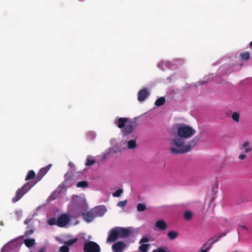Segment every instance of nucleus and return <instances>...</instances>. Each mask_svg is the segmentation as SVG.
Returning a JSON list of instances; mask_svg holds the SVG:
<instances>
[{"label": "nucleus", "instance_id": "34", "mask_svg": "<svg viewBox=\"0 0 252 252\" xmlns=\"http://www.w3.org/2000/svg\"><path fill=\"white\" fill-rule=\"evenodd\" d=\"M69 249L67 246H63L60 248L61 252H69Z\"/></svg>", "mask_w": 252, "mask_h": 252}, {"label": "nucleus", "instance_id": "42", "mask_svg": "<svg viewBox=\"0 0 252 252\" xmlns=\"http://www.w3.org/2000/svg\"><path fill=\"white\" fill-rule=\"evenodd\" d=\"M49 199L50 200H53L55 199V197L54 196L53 194H51V195L49 196Z\"/></svg>", "mask_w": 252, "mask_h": 252}, {"label": "nucleus", "instance_id": "3", "mask_svg": "<svg viewBox=\"0 0 252 252\" xmlns=\"http://www.w3.org/2000/svg\"><path fill=\"white\" fill-rule=\"evenodd\" d=\"M177 134L179 138H189L194 135L196 132L191 126L185 124H178Z\"/></svg>", "mask_w": 252, "mask_h": 252}, {"label": "nucleus", "instance_id": "25", "mask_svg": "<svg viewBox=\"0 0 252 252\" xmlns=\"http://www.w3.org/2000/svg\"><path fill=\"white\" fill-rule=\"evenodd\" d=\"M88 186V183L86 181L79 182L77 183V188H87Z\"/></svg>", "mask_w": 252, "mask_h": 252}, {"label": "nucleus", "instance_id": "27", "mask_svg": "<svg viewBox=\"0 0 252 252\" xmlns=\"http://www.w3.org/2000/svg\"><path fill=\"white\" fill-rule=\"evenodd\" d=\"M136 146V142L134 140H131L128 142V148L129 149H134Z\"/></svg>", "mask_w": 252, "mask_h": 252}, {"label": "nucleus", "instance_id": "47", "mask_svg": "<svg viewBox=\"0 0 252 252\" xmlns=\"http://www.w3.org/2000/svg\"><path fill=\"white\" fill-rule=\"evenodd\" d=\"M176 237H170V239L171 240H173Z\"/></svg>", "mask_w": 252, "mask_h": 252}, {"label": "nucleus", "instance_id": "49", "mask_svg": "<svg viewBox=\"0 0 252 252\" xmlns=\"http://www.w3.org/2000/svg\"><path fill=\"white\" fill-rule=\"evenodd\" d=\"M203 84H204V83H202V82H200V85H202Z\"/></svg>", "mask_w": 252, "mask_h": 252}, {"label": "nucleus", "instance_id": "9", "mask_svg": "<svg viewBox=\"0 0 252 252\" xmlns=\"http://www.w3.org/2000/svg\"><path fill=\"white\" fill-rule=\"evenodd\" d=\"M92 210L96 218L102 217L107 211L106 208L104 205L96 206L92 209Z\"/></svg>", "mask_w": 252, "mask_h": 252}, {"label": "nucleus", "instance_id": "18", "mask_svg": "<svg viewBox=\"0 0 252 252\" xmlns=\"http://www.w3.org/2000/svg\"><path fill=\"white\" fill-rule=\"evenodd\" d=\"M35 177V173L33 170H30L27 173L26 177L25 180L29 181L30 180L33 179Z\"/></svg>", "mask_w": 252, "mask_h": 252}, {"label": "nucleus", "instance_id": "6", "mask_svg": "<svg viewBox=\"0 0 252 252\" xmlns=\"http://www.w3.org/2000/svg\"><path fill=\"white\" fill-rule=\"evenodd\" d=\"M72 202V204L79 213L85 212L88 209L87 202L83 197L77 195H74Z\"/></svg>", "mask_w": 252, "mask_h": 252}, {"label": "nucleus", "instance_id": "15", "mask_svg": "<svg viewBox=\"0 0 252 252\" xmlns=\"http://www.w3.org/2000/svg\"><path fill=\"white\" fill-rule=\"evenodd\" d=\"M250 145V142L249 141H245L243 144L242 145L241 149L244 150V154H247L252 151V148L249 146Z\"/></svg>", "mask_w": 252, "mask_h": 252}, {"label": "nucleus", "instance_id": "14", "mask_svg": "<svg viewBox=\"0 0 252 252\" xmlns=\"http://www.w3.org/2000/svg\"><path fill=\"white\" fill-rule=\"evenodd\" d=\"M150 93L148 90L144 88L141 90L139 93L138 95V100L139 101H143L149 95Z\"/></svg>", "mask_w": 252, "mask_h": 252}, {"label": "nucleus", "instance_id": "7", "mask_svg": "<svg viewBox=\"0 0 252 252\" xmlns=\"http://www.w3.org/2000/svg\"><path fill=\"white\" fill-rule=\"evenodd\" d=\"M84 252H100L99 246L94 241H86L84 243Z\"/></svg>", "mask_w": 252, "mask_h": 252}, {"label": "nucleus", "instance_id": "40", "mask_svg": "<svg viewBox=\"0 0 252 252\" xmlns=\"http://www.w3.org/2000/svg\"><path fill=\"white\" fill-rule=\"evenodd\" d=\"M246 156H245V154H241L239 156V158L241 160H243L244 159L246 158Z\"/></svg>", "mask_w": 252, "mask_h": 252}, {"label": "nucleus", "instance_id": "46", "mask_svg": "<svg viewBox=\"0 0 252 252\" xmlns=\"http://www.w3.org/2000/svg\"><path fill=\"white\" fill-rule=\"evenodd\" d=\"M69 164V165L70 166H71L73 165V163H72V162H69V164Z\"/></svg>", "mask_w": 252, "mask_h": 252}, {"label": "nucleus", "instance_id": "24", "mask_svg": "<svg viewBox=\"0 0 252 252\" xmlns=\"http://www.w3.org/2000/svg\"><path fill=\"white\" fill-rule=\"evenodd\" d=\"M240 57L242 60L247 61L250 59V54L248 52H243L240 54Z\"/></svg>", "mask_w": 252, "mask_h": 252}, {"label": "nucleus", "instance_id": "1", "mask_svg": "<svg viewBox=\"0 0 252 252\" xmlns=\"http://www.w3.org/2000/svg\"><path fill=\"white\" fill-rule=\"evenodd\" d=\"M198 141V138L195 137L190 141V144H185V141L182 138L179 137L173 138L170 141L171 146L170 151L171 154L175 155L187 153L192 149L191 144L195 146Z\"/></svg>", "mask_w": 252, "mask_h": 252}, {"label": "nucleus", "instance_id": "39", "mask_svg": "<svg viewBox=\"0 0 252 252\" xmlns=\"http://www.w3.org/2000/svg\"><path fill=\"white\" fill-rule=\"evenodd\" d=\"M32 218H27L26 219L25 221H24V223L25 224H29V223L31 222V221L32 220Z\"/></svg>", "mask_w": 252, "mask_h": 252}, {"label": "nucleus", "instance_id": "8", "mask_svg": "<svg viewBox=\"0 0 252 252\" xmlns=\"http://www.w3.org/2000/svg\"><path fill=\"white\" fill-rule=\"evenodd\" d=\"M136 126L137 123L135 121L130 122L122 129L123 135L126 136L131 133Z\"/></svg>", "mask_w": 252, "mask_h": 252}, {"label": "nucleus", "instance_id": "2", "mask_svg": "<svg viewBox=\"0 0 252 252\" xmlns=\"http://www.w3.org/2000/svg\"><path fill=\"white\" fill-rule=\"evenodd\" d=\"M138 228L134 229L132 227L127 228L115 227L111 229L108 234V236H129L138 234Z\"/></svg>", "mask_w": 252, "mask_h": 252}, {"label": "nucleus", "instance_id": "10", "mask_svg": "<svg viewBox=\"0 0 252 252\" xmlns=\"http://www.w3.org/2000/svg\"><path fill=\"white\" fill-rule=\"evenodd\" d=\"M126 245L124 242L118 241L115 243L112 246L113 252H123Z\"/></svg>", "mask_w": 252, "mask_h": 252}, {"label": "nucleus", "instance_id": "48", "mask_svg": "<svg viewBox=\"0 0 252 252\" xmlns=\"http://www.w3.org/2000/svg\"><path fill=\"white\" fill-rule=\"evenodd\" d=\"M250 46L252 47V41L250 43Z\"/></svg>", "mask_w": 252, "mask_h": 252}, {"label": "nucleus", "instance_id": "23", "mask_svg": "<svg viewBox=\"0 0 252 252\" xmlns=\"http://www.w3.org/2000/svg\"><path fill=\"white\" fill-rule=\"evenodd\" d=\"M231 118L235 122L238 123L240 121V114L238 112H235L232 114Z\"/></svg>", "mask_w": 252, "mask_h": 252}, {"label": "nucleus", "instance_id": "44", "mask_svg": "<svg viewBox=\"0 0 252 252\" xmlns=\"http://www.w3.org/2000/svg\"><path fill=\"white\" fill-rule=\"evenodd\" d=\"M226 235V232H223L219 236H225Z\"/></svg>", "mask_w": 252, "mask_h": 252}, {"label": "nucleus", "instance_id": "29", "mask_svg": "<svg viewBox=\"0 0 252 252\" xmlns=\"http://www.w3.org/2000/svg\"><path fill=\"white\" fill-rule=\"evenodd\" d=\"M146 209V205L143 203H139L137 206V210L139 212L144 211Z\"/></svg>", "mask_w": 252, "mask_h": 252}, {"label": "nucleus", "instance_id": "26", "mask_svg": "<svg viewBox=\"0 0 252 252\" xmlns=\"http://www.w3.org/2000/svg\"><path fill=\"white\" fill-rule=\"evenodd\" d=\"M27 230L25 234L26 236H29L33 234L34 231L33 228H31L30 226H28L27 227Z\"/></svg>", "mask_w": 252, "mask_h": 252}, {"label": "nucleus", "instance_id": "13", "mask_svg": "<svg viewBox=\"0 0 252 252\" xmlns=\"http://www.w3.org/2000/svg\"><path fill=\"white\" fill-rule=\"evenodd\" d=\"M128 121L127 118H120L117 117L115 120V124L120 128H124L126 126V123Z\"/></svg>", "mask_w": 252, "mask_h": 252}, {"label": "nucleus", "instance_id": "43", "mask_svg": "<svg viewBox=\"0 0 252 252\" xmlns=\"http://www.w3.org/2000/svg\"><path fill=\"white\" fill-rule=\"evenodd\" d=\"M39 252H46V251L44 248H42L40 249Z\"/></svg>", "mask_w": 252, "mask_h": 252}, {"label": "nucleus", "instance_id": "35", "mask_svg": "<svg viewBox=\"0 0 252 252\" xmlns=\"http://www.w3.org/2000/svg\"><path fill=\"white\" fill-rule=\"evenodd\" d=\"M127 203V200H125L124 201H120L118 203V206L120 207H124L126 206Z\"/></svg>", "mask_w": 252, "mask_h": 252}, {"label": "nucleus", "instance_id": "37", "mask_svg": "<svg viewBox=\"0 0 252 252\" xmlns=\"http://www.w3.org/2000/svg\"><path fill=\"white\" fill-rule=\"evenodd\" d=\"M119 237H107V242L109 243L115 242Z\"/></svg>", "mask_w": 252, "mask_h": 252}, {"label": "nucleus", "instance_id": "36", "mask_svg": "<svg viewBox=\"0 0 252 252\" xmlns=\"http://www.w3.org/2000/svg\"><path fill=\"white\" fill-rule=\"evenodd\" d=\"M178 235V233L177 231H171L168 233L167 236H177Z\"/></svg>", "mask_w": 252, "mask_h": 252}, {"label": "nucleus", "instance_id": "21", "mask_svg": "<svg viewBox=\"0 0 252 252\" xmlns=\"http://www.w3.org/2000/svg\"><path fill=\"white\" fill-rule=\"evenodd\" d=\"M239 233H241V234L246 235L248 233V229L245 225H240L238 229Z\"/></svg>", "mask_w": 252, "mask_h": 252}, {"label": "nucleus", "instance_id": "22", "mask_svg": "<svg viewBox=\"0 0 252 252\" xmlns=\"http://www.w3.org/2000/svg\"><path fill=\"white\" fill-rule=\"evenodd\" d=\"M149 246V244H142L139 246V250L141 252H147Z\"/></svg>", "mask_w": 252, "mask_h": 252}, {"label": "nucleus", "instance_id": "28", "mask_svg": "<svg viewBox=\"0 0 252 252\" xmlns=\"http://www.w3.org/2000/svg\"><path fill=\"white\" fill-rule=\"evenodd\" d=\"M77 241V238H73V239H70L68 241H66L64 242V246H67L68 247L71 246L73 243H75Z\"/></svg>", "mask_w": 252, "mask_h": 252}, {"label": "nucleus", "instance_id": "4", "mask_svg": "<svg viewBox=\"0 0 252 252\" xmlns=\"http://www.w3.org/2000/svg\"><path fill=\"white\" fill-rule=\"evenodd\" d=\"M36 183L30 181L24 184L22 187L18 189L15 193V196L13 197L12 201L16 203L27 193L35 185Z\"/></svg>", "mask_w": 252, "mask_h": 252}, {"label": "nucleus", "instance_id": "31", "mask_svg": "<svg viewBox=\"0 0 252 252\" xmlns=\"http://www.w3.org/2000/svg\"><path fill=\"white\" fill-rule=\"evenodd\" d=\"M192 217V213L190 211H187L184 214L185 218L187 220H190Z\"/></svg>", "mask_w": 252, "mask_h": 252}, {"label": "nucleus", "instance_id": "17", "mask_svg": "<svg viewBox=\"0 0 252 252\" xmlns=\"http://www.w3.org/2000/svg\"><path fill=\"white\" fill-rule=\"evenodd\" d=\"M156 226L161 230H165L167 227V225L164 221L158 220L156 222Z\"/></svg>", "mask_w": 252, "mask_h": 252}, {"label": "nucleus", "instance_id": "12", "mask_svg": "<svg viewBox=\"0 0 252 252\" xmlns=\"http://www.w3.org/2000/svg\"><path fill=\"white\" fill-rule=\"evenodd\" d=\"M79 213L80 215L83 216L84 220L87 222H91L96 218L92 209L88 211L87 213H85V212Z\"/></svg>", "mask_w": 252, "mask_h": 252}, {"label": "nucleus", "instance_id": "16", "mask_svg": "<svg viewBox=\"0 0 252 252\" xmlns=\"http://www.w3.org/2000/svg\"><path fill=\"white\" fill-rule=\"evenodd\" d=\"M218 240H214L210 242V240H209L207 243H205L202 247V250L201 252H207V251L210 250L211 248V245L213 243L217 242Z\"/></svg>", "mask_w": 252, "mask_h": 252}, {"label": "nucleus", "instance_id": "19", "mask_svg": "<svg viewBox=\"0 0 252 252\" xmlns=\"http://www.w3.org/2000/svg\"><path fill=\"white\" fill-rule=\"evenodd\" d=\"M24 243L27 247L31 248L35 244V240L34 239H25Z\"/></svg>", "mask_w": 252, "mask_h": 252}, {"label": "nucleus", "instance_id": "30", "mask_svg": "<svg viewBox=\"0 0 252 252\" xmlns=\"http://www.w3.org/2000/svg\"><path fill=\"white\" fill-rule=\"evenodd\" d=\"M151 252H167V249L166 248L159 247L154 249Z\"/></svg>", "mask_w": 252, "mask_h": 252}, {"label": "nucleus", "instance_id": "5", "mask_svg": "<svg viewBox=\"0 0 252 252\" xmlns=\"http://www.w3.org/2000/svg\"><path fill=\"white\" fill-rule=\"evenodd\" d=\"M69 216L66 214L61 215L57 220L56 218H52L48 220V223L50 225H57L60 227H64L70 221Z\"/></svg>", "mask_w": 252, "mask_h": 252}, {"label": "nucleus", "instance_id": "20", "mask_svg": "<svg viewBox=\"0 0 252 252\" xmlns=\"http://www.w3.org/2000/svg\"><path fill=\"white\" fill-rule=\"evenodd\" d=\"M165 102V98L164 97H160L157 99L155 102V105L157 106H160Z\"/></svg>", "mask_w": 252, "mask_h": 252}, {"label": "nucleus", "instance_id": "11", "mask_svg": "<svg viewBox=\"0 0 252 252\" xmlns=\"http://www.w3.org/2000/svg\"><path fill=\"white\" fill-rule=\"evenodd\" d=\"M52 166V165L50 164L46 167L41 168L36 176V181L34 183H36V184L38 182L40 181L46 175Z\"/></svg>", "mask_w": 252, "mask_h": 252}, {"label": "nucleus", "instance_id": "32", "mask_svg": "<svg viewBox=\"0 0 252 252\" xmlns=\"http://www.w3.org/2000/svg\"><path fill=\"white\" fill-rule=\"evenodd\" d=\"M123 192V190L122 189H119L113 193V196L114 197H119Z\"/></svg>", "mask_w": 252, "mask_h": 252}, {"label": "nucleus", "instance_id": "45", "mask_svg": "<svg viewBox=\"0 0 252 252\" xmlns=\"http://www.w3.org/2000/svg\"><path fill=\"white\" fill-rule=\"evenodd\" d=\"M56 239H57V241H58L59 242H60L61 240V239L60 237H57Z\"/></svg>", "mask_w": 252, "mask_h": 252}, {"label": "nucleus", "instance_id": "41", "mask_svg": "<svg viewBox=\"0 0 252 252\" xmlns=\"http://www.w3.org/2000/svg\"><path fill=\"white\" fill-rule=\"evenodd\" d=\"M217 189H218V187H216V188H213L212 191L213 192L214 195H215L217 193Z\"/></svg>", "mask_w": 252, "mask_h": 252}, {"label": "nucleus", "instance_id": "38", "mask_svg": "<svg viewBox=\"0 0 252 252\" xmlns=\"http://www.w3.org/2000/svg\"><path fill=\"white\" fill-rule=\"evenodd\" d=\"M149 240H150V239H149V237H142V238L140 240V243H144V242H147Z\"/></svg>", "mask_w": 252, "mask_h": 252}, {"label": "nucleus", "instance_id": "33", "mask_svg": "<svg viewBox=\"0 0 252 252\" xmlns=\"http://www.w3.org/2000/svg\"><path fill=\"white\" fill-rule=\"evenodd\" d=\"M95 162V161L94 159H87L86 165V166H91L94 165Z\"/></svg>", "mask_w": 252, "mask_h": 252}]
</instances>
